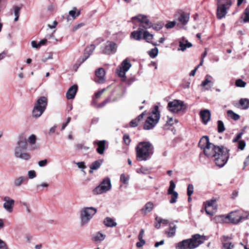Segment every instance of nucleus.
<instances>
[{
  "instance_id": "obj_1",
  "label": "nucleus",
  "mask_w": 249,
  "mask_h": 249,
  "mask_svg": "<svg viewBox=\"0 0 249 249\" xmlns=\"http://www.w3.org/2000/svg\"><path fill=\"white\" fill-rule=\"evenodd\" d=\"M154 146L150 142H139L135 148L137 160L142 161L150 160L154 154Z\"/></svg>"
},
{
  "instance_id": "obj_2",
  "label": "nucleus",
  "mask_w": 249,
  "mask_h": 249,
  "mask_svg": "<svg viewBox=\"0 0 249 249\" xmlns=\"http://www.w3.org/2000/svg\"><path fill=\"white\" fill-rule=\"evenodd\" d=\"M206 239L205 236L196 234L192 238L183 240L179 242L176 246V249H194L202 244Z\"/></svg>"
},
{
  "instance_id": "obj_3",
  "label": "nucleus",
  "mask_w": 249,
  "mask_h": 249,
  "mask_svg": "<svg viewBox=\"0 0 249 249\" xmlns=\"http://www.w3.org/2000/svg\"><path fill=\"white\" fill-rule=\"evenodd\" d=\"M97 212L93 207H86L81 209L80 211V225H87Z\"/></svg>"
},
{
  "instance_id": "obj_4",
  "label": "nucleus",
  "mask_w": 249,
  "mask_h": 249,
  "mask_svg": "<svg viewBox=\"0 0 249 249\" xmlns=\"http://www.w3.org/2000/svg\"><path fill=\"white\" fill-rule=\"evenodd\" d=\"M160 118V113L159 110V107L155 106L154 107V109L145 121L143 125V129L145 130L153 129L159 122Z\"/></svg>"
},
{
  "instance_id": "obj_5",
  "label": "nucleus",
  "mask_w": 249,
  "mask_h": 249,
  "mask_svg": "<svg viewBox=\"0 0 249 249\" xmlns=\"http://www.w3.org/2000/svg\"><path fill=\"white\" fill-rule=\"evenodd\" d=\"M27 144L25 140H21L18 141L17 145L15 148L14 155L17 158L25 160H28L31 159L30 155L24 151L27 149Z\"/></svg>"
},
{
  "instance_id": "obj_6",
  "label": "nucleus",
  "mask_w": 249,
  "mask_h": 249,
  "mask_svg": "<svg viewBox=\"0 0 249 249\" xmlns=\"http://www.w3.org/2000/svg\"><path fill=\"white\" fill-rule=\"evenodd\" d=\"M48 101L46 97H40L35 103L32 115L35 118H38L41 116L46 108Z\"/></svg>"
},
{
  "instance_id": "obj_7",
  "label": "nucleus",
  "mask_w": 249,
  "mask_h": 249,
  "mask_svg": "<svg viewBox=\"0 0 249 249\" xmlns=\"http://www.w3.org/2000/svg\"><path fill=\"white\" fill-rule=\"evenodd\" d=\"M232 4L231 0H217L216 16L218 19L224 18Z\"/></svg>"
},
{
  "instance_id": "obj_8",
  "label": "nucleus",
  "mask_w": 249,
  "mask_h": 249,
  "mask_svg": "<svg viewBox=\"0 0 249 249\" xmlns=\"http://www.w3.org/2000/svg\"><path fill=\"white\" fill-rule=\"evenodd\" d=\"M229 151V149L223 146L220 152L213 155V157H214V161L217 166L222 167L227 162L230 156Z\"/></svg>"
},
{
  "instance_id": "obj_9",
  "label": "nucleus",
  "mask_w": 249,
  "mask_h": 249,
  "mask_svg": "<svg viewBox=\"0 0 249 249\" xmlns=\"http://www.w3.org/2000/svg\"><path fill=\"white\" fill-rule=\"evenodd\" d=\"M109 191V178H104L93 190L94 195H101Z\"/></svg>"
},
{
  "instance_id": "obj_10",
  "label": "nucleus",
  "mask_w": 249,
  "mask_h": 249,
  "mask_svg": "<svg viewBox=\"0 0 249 249\" xmlns=\"http://www.w3.org/2000/svg\"><path fill=\"white\" fill-rule=\"evenodd\" d=\"M167 108L170 111L173 113H178L185 108L186 106L183 101L179 100H174L168 103Z\"/></svg>"
},
{
  "instance_id": "obj_11",
  "label": "nucleus",
  "mask_w": 249,
  "mask_h": 249,
  "mask_svg": "<svg viewBox=\"0 0 249 249\" xmlns=\"http://www.w3.org/2000/svg\"><path fill=\"white\" fill-rule=\"evenodd\" d=\"M131 67V63L129 62L128 59H124L121 63V67L117 69V73L118 75L122 78V81L126 80L125 73Z\"/></svg>"
},
{
  "instance_id": "obj_12",
  "label": "nucleus",
  "mask_w": 249,
  "mask_h": 249,
  "mask_svg": "<svg viewBox=\"0 0 249 249\" xmlns=\"http://www.w3.org/2000/svg\"><path fill=\"white\" fill-rule=\"evenodd\" d=\"M175 17L178 22V25L180 24L184 26L186 25L189 21L190 14L182 10H179L176 13Z\"/></svg>"
},
{
  "instance_id": "obj_13",
  "label": "nucleus",
  "mask_w": 249,
  "mask_h": 249,
  "mask_svg": "<svg viewBox=\"0 0 249 249\" xmlns=\"http://www.w3.org/2000/svg\"><path fill=\"white\" fill-rule=\"evenodd\" d=\"M134 20H137L138 21L145 24L143 26L145 29L150 28L151 26V23L148 19L147 17L144 15L139 14L136 16L133 17L131 18L132 22H134Z\"/></svg>"
},
{
  "instance_id": "obj_14",
  "label": "nucleus",
  "mask_w": 249,
  "mask_h": 249,
  "mask_svg": "<svg viewBox=\"0 0 249 249\" xmlns=\"http://www.w3.org/2000/svg\"><path fill=\"white\" fill-rule=\"evenodd\" d=\"M198 145L199 147L203 150L204 152H207V149L210 148V145H211L209 137L207 136H203L200 139Z\"/></svg>"
},
{
  "instance_id": "obj_15",
  "label": "nucleus",
  "mask_w": 249,
  "mask_h": 249,
  "mask_svg": "<svg viewBox=\"0 0 249 249\" xmlns=\"http://www.w3.org/2000/svg\"><path fill=\"white\" fill-rule=\"evenodd\" d=\"M238 218L235 219L231 217V220L233 222V224H237L240 222L249 219V212L248 211H238Z\"/></svg>"
},
{
  "instance_id": "obj_16",
  "label": "nucleus",
  "mask_w": 249,
  "mask_h": 249,
  "mask_svg": "<svg viewBox=\"0 0 249 249\" xmlns=\"http://www.w3.org/2000/svg\"><path fill=\"white\" fill-rule=\"evenodd\" d=\"M3 203L4 209L8 212L11 213L13 211V207L15 203V200L9 196H6L3 198Z\"/></svg>"
},
{
  "instance_id": "obj_17",
  "label": "nucleus",
  "mask_w": 249,
  "mask_h": 249,
  "mask_svg": "<svg viewBox=\"0 0 249 249\" xmlns=\"http://www.w3.org/2000/svg\"><path fill=\"white\" fill-rule=\"evenodd\" d=\"M231 238L223 235L221 238L223 249H233L234 245L231 242Z\"/></svg>"
},
{
  "instance_id": "obj_18",
  "label": "nucleus",
  "mask_w": 249,
  "mask_h": 249,
  "mask_svg": "<svg viewBox=\"0 0 249 249\" xmlns=\"http://www.w3.org/2000/svg\"><path fill=\"white\" fill-rule=\"evenodd\" d=\"M200 118L202 123L206 124L211 119V112L209 109L201 110L199 112Z\"/></svg>"
},
{
  "instance_id": "obj_19",
  "label": "nucleus",
  "mask_w": 249,
  "mask_h": 249,
  "mask_svg": "<svg viewBox=\"0 0 249 249\" xmlns=\"http://www.w3.org/2000/svg\"><path fill=\"white\" fill-rule=\"evenodd\" d=\"M221 146H217L214 145L213 144L211 143V145H210V148L207 149V152H204V154L208 157L209 156H213V155L216 152H220V150H222V147Z\"/></svg>"
},
{
  "instance_id": "obj_20",
  "label": "nucleus",
  "mask_w": 249,
  "mask_h": 249,
  "mask_svg": "<svg viewBox=\"0 0 249 249\" xmlns=\"http://www.w3.org/2000/svg\"><path fill=\"white\" fill-rule=\"evenodd\" d=\"M78 87L76 85H74L71 87L66 93V97L68 99H73L77 92Z\"/></svg>"
},
{
  "instance_id": "obj_21",
  "label": "nucleus",
  "mask_w": 249,
  "mask_h": 249,
  "mask_svg": "<svg viewBox=\"0 0 249 249\" xmlns=\"http://www.w3.org/2000/svg\"><path fill=\"white\" fill-rule=\"evenodd\" d=\"M95 49V46L94 45H91L90 46L87 47L84 53V54L82 58L81 63H83L86 59H87L91 54L92 53L93 51Z\"/></svg>"
},
{
  "instance_id": "obj_22",
  "label": "nucleus",
  "mask_w": 249,
  "mask_h": 249,
  "mask_svg": "<svg viewBox=\"0 0 249 249\" xmlns=\"http://www.w3.org/2000/svg\"><path fill=\"white\" fill-rule=\"evenodd\" d=\"M153 37L154 35L150 34L147 31H145L143 32V38L147 42L152 44L153 46H157L159 45L157 42L151 41V40L153 38Z\"/></svg>"
},
{
  "instance_id": "obj_23",
  "label": "nucleus",
  "mask_w": 249,
  "mask_h": 249,
  "mask_svg": "<svg viewBox=\"0 0 249 249\" xmlns=\"http://www.w3.org/2000/svg\"><path fill=\"white\" fill-rule=\"evenodd\" d=\"M143 32L142 29L139 27L137 31H134L131 33L130 37L136 40H140L142 38Z\"/></svg>"
},
{
  "instance_id": "obj_24",
  "label": "nucleus",
  "mask_w": 249,
  "mask_h": 249,
  "mask_svg": "<svg viewBox=\"0 0 249 249\" xmlns=\"http://www.w3.org/2000/svg\"><path fill=\"white\" fill-rule=\"evenodd\" d=\"M95 74L98 78L97 82L99 83H103L104 82V77L105 75V71L102 68H99L95 71Z\"/></svg>"
},
{
  "instance_id": "obj_25",
  "label": "nucleus",
  "mask_w": 249,
  "mask_h": 249,
  "mask_svg": "<svg viewBox=\"0 0 249 249\" xmlns=\"http://www.w3.org/2000/svg\"><path fill=\"white\" fill-rule=\"evenodd\" d=\"M177 227L173 223H170L168 230L165 231V233L168 237H172L176 234Z\"/></svg>"
},
{
  "instance_id": "obj_26",
  "label": "nucleus",
  "mask_w": 249,
  "mask_h": 249,
  "mask_svg": "<svg viewBox=\"0 0 249 249\" xmlns=\"http://www.w3.org/2000/svg\"><path fill=\"white\" fill-rule=\"evenodd\" d=\"M105 143L106 141L105 140L96 141L94 142V144H96L97 145V148L96 149V150L99 154H103L105 148Z\"/></svg>"
},
{
  "instance_id": "obj_27",
  "label": "nucleus",
  "mask_w": 249,
  "mask_h": 249,
  "mask_svg": "<svg viewBox=\"0 0 249 249\" xmlns=\"http://www.w3.org/2000/svg\"><path fill=\"white\" fill-rule=\"evenodd\" d=\"M154 208V204L152 202L146 203L143 207L141 210L142 213L146 214L147 213L151 212Z\"/></svg>"
},
{
  "instance_id": "obj_28",
  "label": "nucleus",
  "mask_w": 249,
  "mask_h": 249,
  "mask_svg": "<svg viewBox=\"0 0 249 249\" xmlns=\"http://www.w3.org/2000/svg\"><path fill=\"white\" fill-rule=\"evenodd\" d=\"M215 201L216 200L215 199H212L205 202V209L207 214L209 215H213V211L208 210L207 207L213 206Z\"/></svg>"
},
{
  "instance_id": "obj_29",
  "label": "nucleus",
  "mask_w": 249,
  "mask_h": 249,
  "mask_svg": "<svg viewBox=\"0 0 249 249\" xmlns=\"http://www.w3.org/2000/svg\"><path fill=\"white\" fill-rule=\"evenodd\" d=\"M27 180V177L24 176H20L16 178L13 181L14 186L15 187H19L24 182Z\"/></svg>"
},
{
  "instance_id": "obj_30",
  "label": "nucleus",
  "mask_w": 249,
  "mask_h": 249,
  "mask_svg": "<svg viewBox=\"0 0 249 249\" xmlns=\"http://www.w3.org/2000/svg\"><path fill=\"white\" fill-rule=\"evenodd\" d=\"M105 237L106 235L98 232L92 235V240L94 242L100 243L105 239Z\"/></svg>"
},
{
  "instance_id": "obj_31",
  "label": "nucleus",
  "mask_w": 249,
  "mask_h": 249,
  "mask_svg": "<svg viewBox=\"0 0 249 249\" xmlns=\"http://www.w3.org/2000/svg\"><path fill=\"white\" fill-rule=\"evenodd\" d=\"M209 78H212V77L209 74L206 75L205 79L202 82L200 85L201 87H204L209 84L210 87H206L205 88L206 90H209L213 86V82L210 80Z\"/></svg>"
},
{
  "instance_id": "obj_32",
  "label": "nucleus",
  "mask_w": 249,
  "mask_h": 249,
  "mask_svg": "<svg viewBox=\"0 0 249 249\" xmlns=\"http://www.w3.org/2000/svg\"><path fill=\"white\" fill-rule=\"evenodd\" d=\"M102 163V160H99L92 162L90 165V170L89 171V173L90 174H92L94 170H97L100 167Z\"/></svg>"
},
{
  "instance_id": "obj_33",
  "label": "nucleus",
  "mask_w": 249,
  "mask_h": 249,
  "mask_svg": "<svg viewBox=\"0 0 249 249\" xmlns=\"http://www.w3.org/2000/svg\"><path fill=\"white\" fill-rule=\"evenodd\" d=\"M240 107L243 109L249 108V99L248 98H241L239 101Z\"/></svg>"
},
{
  "instance_id": "obj_34",
  "label": "nucleus",
  "mask_w": 249,
  "mask_h": 249,
  "mask_svg": "<svg viewBox=\"0 0 249 249\" xmlns=\"http://www.w3.org/2000/svg\"><path fill=\"white\" fill-rule=\"evenodd\" d=\"M241 18L244 23L249 22V6L245 9Z\"/></svg>"
},
{
  "instance_id": "obj_35",
  "label": "nucleus",
  "mask_w": 249,
  "mask_h": 249,
  "mask_svg": "<svg viewBox=\"0 0 249 249\" xmlns=\"http://www.w3.org/2000/svg\"><path fill=\"white\" fill-rule=\"evenodd\" d=\"M167 194L171 196V199L169 200V202L171 204L175 203L177 202V199L178 198V192H170V193H167Z\"/></svg>"
},
{
  "instance_id": "obj_36",
  "label": "nucleus",
  "mask_w": 249,
  "mask_h": 249,
  "mask_svg": "<svg viewBox=\"0 0 249 249\" xmlns=\"http://www.w3.org/2000/svg\"><path fill=\"white\" fill-rule=\"evenodd\" d=\"M227 115L229 117L235 121H237L240 118V116L238 114L234 113L231 110H228Z\"/></svg>"
},
{
  "instance_id": "obj_37",
  "label": "nucleus",
  "mask_w": 249,
  "mask_h": 249,
  "mask_svg": "<svg viewBox=\"0 0 249 249\" xmlns=\"http://www.w3.org/2000/svg\"><path fill=\"white\" fill-rule=\"evenodd\" d=\"M225 130V127L224 123L221 120L217 121V131L219 133H221Z\"/></svg>"
},
{
  "instance_id": "obj_38",
  "label": "nucleus",
  "mask_w": 249,
  "mask_h": 249,
  "mask_svg": "<svg viewBox=\"0 0 249 249\" xmlns=\"http://www.w3.org/2000/svg\"><path fill=\"white\" fill-rule=\"evenodd\" d=\"M238 211H236L235 212H232L229 213L227 216V218L229 219L230 221L233 224V222L231 220V217L234 218L235 219H237L238 218Z\"/></svg>"
},
{
  "instance_id": "obj_39",
  "label": "nucleus",
  "mask_w": 249,
  "mask_h": 249,
  "mask_svg": "<svg viewBox=\"0 0 249 249\" xmlns=\"http://www.w3.org/2000/svg\"><path fill=\"white\" fill-rule=\"evenodd\" d=\"M159 53V50L158 48L155 47L153 49H152L150 51L148 52V54L152 58H155L158 54Z\"/></svg>"
},
{
  "instance_id": "obj_40",
  "label": "nucleus",
  "mask_w": 249,
  "mask_h": 249,
  "mask_svg": "<svg viewBox=\"0 0 249 249\" xmlns=\"http://www.w3.org/2000/svg\"><path fill=\"white\" fill-rule=\"evenodd\" d=\"M69 14L70 16L74 19L80 15V12L79 11H77L76 7H73L72 10L69 11Z\"/></svg>"
},
{
  "instance_id": "obj_41",
  "label": "nucleus",
  "mask_w": 249,
  "mask_h": 249,
  "mask_svg": "<svg viewBox=\"0 0 249 249\" xmlns=\"http://www.w3.org/2000/svg\"><path fill=\"white\" fill-rule=\"evenodd\" d=\"M117 44L114 42H110V54H114L116 52Z\"/></svg>"
},
{
  "instance_id": "obj_42",
  "label": "nucleus",
  "mask_w": 249,
  "mask_h": 249,
  "mask_svg": "<svg viewBox=\"0 0 249 249\" xmlns=\"http://www.w3.org/2000/svg\"><path fill=\"white\" fill-rule=\"evenodd\" d=\"M235 85L237 87L244 88L246 85V83L241 79H237L235 81Z\"/></svg>"
},
{
  "instance_id": "obj_43",
  "label": "nucleus",
  "mask_w": 249,
  "mask_h": 249,
  "mask_svg": "<svg viewBox=\"0 0 249 249\" xmlns=\"http://www.w3.org/2000/svg\"><path fill=\"white\" fill-rule=\"evenodd\" d=\"M123 140L125 145H129L131 142V139L128 134H125L124 135Z\"/></svg>"
},
{
  "instance_id": "obj_44",
  "label": "nucleus",
  "mask_w": 249,
  "mask_h": 249,
  "mask_svg": "<svg viewBox=\"0 0 249 249\" xmlns=\"http://www.w3.org/2000/svg\"><path fill=\"white\" fill-rule=\"evenodd\" d=\"M246 145V142L244 140H239L238 142V149L240 150H243L244 149Z\"/></svg>"
},
{
  "instance_id": "obj_45",
  "label": "nucleus",
  "mask_w": 249,
  "mask_h": 249,
  "mask_svg": "<svg viewBox=\"0 0 249 249\" xmlns=\"http://www.w3.org/2000/svg\"><path fill=\"white\" fill-rule=\"evenodd\" d=\"M163 24L161 23L155 24H152L151 23V27H152V28L156 31H159L163 27Z\"/></svg>"
},
{
  "instance_id": "obj_46",
  "label": "nucleus",
  "mask_w": 249,
  "mask_h": 249,
  "mask_svg": "<svg viewBox=\"0 0 249 249\" xmlns=\"http://www.w3.org/2000/svg\"><path fill=\"white\" fill-rule=\"evenodd\" d=\"M175 187H176L175 183H174V182L173 180H171L170 181V186L168 189L167 193H170V192H176L175 191H174Z\"/></svg>"
},
{
  "instance_id": "obj_47",
  "label": "nucleus",
  "mask_w": 249,
  "mask_h": 249,
  "mask_svg": "<svg viewBox=\"0 0 249 249\" xmlns=\"http://www.w3.org/2000/svg\"><path fill=\"white\" fill-rule=\"evenodd\" d=\"M194 192V186L192 184H189L187 187V195L190 196Z\"/></svg>"
},
{
  "instance_id": "obj_48",
  "label": "nucleus",
  "mask_w": 249,
  "mask_h": 249,
  "mask_svg": "<svg viewBox=\"0 0 249 249\" xmlns=\"http://www.w3.org/2000/svg\"><path fill=\"white\" fill-rule=\"evenodd\" d=\"M129 178L126 177L124 174H122L120 177V180L124 184H127L128 183Z\"/></svg>"
},
{
  "instance_id": "obj_49",
  "label": "nucleus",
  "mask_w": 249,
  "mask_h": 249,
  "mask_svg": "<svg viewBox=\"0 0 249 249\" xmlns=\"http://www.w3.org/2000/svg\"><path fill=\"white\" fill-rule=\"evenodd\" d=\"M155 220L156 221V222L155 224V227L156 229H159L160 228V225L161 224V218L160 217L157 216L155 218Z\"/></svg>"
},
{
  "instance_id": "obj_50",
  "label": "nucleus",
  "mask_w": 249,
  "mask_h": 249,
  "mask_svg": "<svg viewBox=\"0 0 249 249\" xmlns=\"http://www.w3.org/2000/svg\"><path fill=\"white\" fill-rule=\"evenodd\" d=\"M176 23L177 21L175 20L172 21H169L165 24V27L167 29H171L176 25Z\"/></svg>"
},
{
  "instance_id": "obj_51",
  "label": "nucleus",
  "mask_w": 249,
  "mask_h": 249,
  "mask_svg": "<svg viewBox=\"0 0 249 249\" xmlns=\"http://www.w3.org/2000/svg\"><path fill=\"white\" fill-rule=\"evenodd\" d=\"M28 142H29V144H32L33 143L36 142V136L32 134L28 138L27 140Z\"/></svg>"
},
{
  "instance_id": "obj_52",
  "label": "nucleus",
  "mask_w": 249,
  "mask_h": 249,
  "mask_svg": "<svg viewBox=\"0 0 249 249\" xmlns=\"http://www.w3.org/2000/svg\"><path fill=\"white\" fill-rule=\"evenodd\" d=\"M28 176L29 178L33 179L36 177V175L35 171L30 170L28 172Z\"/></svg>"
},
{
  "instance_id": "obj_53",
  "label": "nucleus",
  "mask_w": 249,
  "mask_h": 249,
  "mask_svg": "<svg viewBox=\"0 0 249 249\" xmlns=\"http://www.w3.org/2000/svg\"><path fill=\"white\" fill-rule=\"evenodd\" d=\"M39 145L36 142L30 144V150H35L39 148Z\"/></svg>"
},
{
  "instance_id": "obj_54",
  "label": "nucleus",
  "mask_w": 249,
  "mask_h": 249,
  "mask_svg": "<svg viewBox=\"0 0 249 249\" xmlns=\"http://www.w3.org/2000/svg\"><path fill=\"white\" fill-rule=\"evenodd\" d=\"M243 134V132H241L238 133L235 136V137L232 140V142L235 143L238 142L239 141V140L242 137Z\"/></svg>"
},
{
  "instance_id": "obj_55",
  "label": "nucleus",
  "mask_w": 249,
  "mask_h": 249,
  "mask_svg": "<svg viewBox=\"0 0 249 249\" xmlns=\"http://www.w3.org/2000/svg\"><path fill=\"white\" fill-rule=\"evenodd\" d=\"M55 9V5L52 3H50L47 7V10L49 12H53Z\"/></svg>"
},
{
  "instance_id": "obj_56",
  "label": "nucleus",
  "mask_w": 249,
  "mask_h": 249,
  "mask_svg": "<svg viewBox=\"0 0 249 249\" xmlns=\"http://www.w3.org/2000/svg\"><path fill=\"white\" fill-rule=\"evenodd\" d=\"M138 122L139 121L135 118L130 122L129 125L132 127H135L138 125Z\"/></svg>"
},
{
  "instance_id": "obj_57",
  "label": "nucleus",
  "mask_w": 249,
  "mask_h": 249,
  "mask_svg": "<svg viewBox=\"0 0 249 249\" xmlns=\"http://www.w3.org/2000/svg\"><path fill=\"white\" fill-rule=\"evenodd\" d=\"M174 122L178 123V121L177 119L174 120L172 118H169L167 121L166 124L169 126H172L174 124Z\"/></svg>"
},
{
  "instance_id": "obj_58",
  "label": "nucleus",
  "mask_w": 249,
  "mask_h": 249,
  "mask_svg": "<svg viewBox=\"0 0 249 249\" xmlns=\"http://www.w3.org/2000/svg\"><path fill=\"white\" fill-rule=\"evenodd\" d=\"M14 15L15 17L19 16V13L21 8L20 7L16 6L14 7Z\"/></svg>"
},
{
  "instance_id": "obj_59",
  "label": "nucleus",
  "mask_w": 249,
  "mask_h": 249,
  "mask_svg": "<svg viewBox=\"0 0 249 249\" xmlns=\"http://www.w3.org/2000/svg\"><path fill=\"white\" fill-rule=\"evenodd\" d=\"M107 43H108V42H107L105 46L102 47L101 48L102 53H105V54L108 53V52L109 51V48H108V45L107 44Z\"/></svg>"
},
{
  "instance_id": "obj_60",
  "label": "nucleus",
  "mask_w": 249,
  "mask_h": 249,
  "mask_svg": "<svg viewBox=\"0 0 249 249\" xmlns=\"http://www.w3.org/2000/svg\"><path fill=\"white\" fill-rule=\"evenodd\" d=\"M148 170L144 167H141L137 170L138 173H142L143 174H146L148 173Z\"/></svg>"
},
{
  "instance_id": "obj_61",
  "label": "nucleus",
  "mask_w": 249,
  "mask_h": 249,
  "mask_svg": "<svg viewBox=\"0 0 249 249\" xmlns=\"http://www.w3.org/2000/svg\"><path fill=\"white\" fill-rule=\"evenodd\" d=\"M75 164H76L78 167L80 169H85L86 168V166L85 165V162L83 161L81 162H74Z\"/></svg>"
},
{
  "instance_id": "obj_62",
  "label": "nucleus",
  "mask_w": 249,
  "mask_h": 249,
  "mask_svg": "<svg viewBox=\"0 0 249 249\" xmlns=\"http://www.w3.org/2000/svg\"><path fill=\"white\" fill-rule=\"evenodd\" d=\"M0 249H8L6 243L0 239Z\"/></svg>"
},
{
  "instance_id": "obj_63",
  "label": "nucleus",
  "mask_w": 249,
  "mask_h": 249,
  "mask_svg": "<svg viewBox=\"0 0 249 249\" xmlns=\"http://www.w3.org/2000/svg\"><path fill=\"white\" fill-rule=\"evenodd\" d=\"M139 242L136 243V246L137 248H141L142 247L145 243L144 239H139Z\"/></svg>"
},
{
  "instance_id": "obj_64",
  "label": "nucleus",
  "mask_w": 249,
  "mask_h": 249,
  "mask_svg": "<svg viewBox=\"0 0 249 249\" xmlns=\"http://www.w3.org/2000/svg\"><path fill=\"white\" fill-rule=\"evenodd\" d=\"M47 162H48L47 160L46 159H45V160L39 161L38 162V165L40 167H44L47 165Z\"/></svg>"
}]
</instances>
